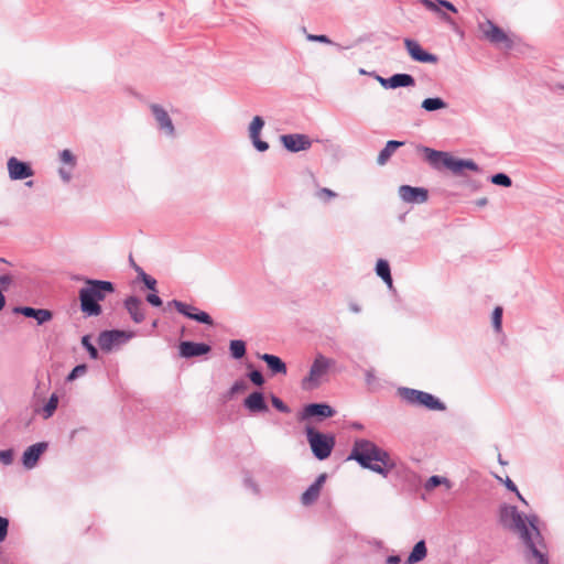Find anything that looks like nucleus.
Segmentation results:
<instances>
[{
  "label": "nucleus",
  "mask_w": 564,
  "mask_h": 564,
  "mask_svg": "<svg viewBox=\"0 0 564 564\" xmlns=\"http://www.w3.org/2000/svg\"><path fill=\"white\" fill-rule=\"evenodd\" d=\"M348 459L356 460L362 468L387 477L394 467L390 455L373 442L358 438L355 441Z\"/></svg>",
  "instance_id": "obj_1"
},
{
  "label": "nucleus",
  "mask_w": 564,
  "mask_h": 564,
  "mask_svg": "<svg viewBox=\"0 0 564 564\" xmlns=\"http://www.w3.org/2000/svg\"><path fill=\"white\" fill-rule=\"evenodd\" d=\"M83 280L85 285L78 292L80 311L87 316H98L102 312L100 302L106 299L107 294L115 292V284L105 280L88 278Z\"/></svg>",
  "instance_id": "obj_2"
},
{
  "label": "nucleus",
  "mask_w": 564,
  "mask_h": 564,
  "mask_svg": "<svg viewBox=\"0 0 564 564\" xmlns=\"http://www.w3.org/2000/svg\"><path fill=\"white\" fill-rule=\"evenodd\" d=\"M417 150L424 153L425 160L435 170L445 167L455 175H462L464 170L477 173L481 171L479 165L470 159H458L448 152L434 150L425 145H419Z\"/></svg>",
  "instance_id": "obj_3"
},
{
  "label": "nucleus",
  "mask_w": 564,
  "mask_h": 564,
  "mask_svg": "<svg viewBox=\"0 0 564 564\" xmlns=\"http://www.w3.org/2000/svg\"><path fill=\"white\" fill-rule=\"evenodd\" d=\"M528 520L531 530L527 536L524 534L520 536L527 547V562L528 564H549V556L544 552V540L538 528V516L531 514Z\"/></svg>",
  "instance_id": "obj_4"
},
{
  "label": "nucleus",
  "mask_w": 564,
  "mask_h": 564,
  "mask_svg": "<svg viewBox=\"0 0 564 564\" xmlns=\"http://www.w3.org/2000/svg\"><path fill=\"white\" fill-rule=\"evenodd\" d=\"M397 394L401 398L402 401L412 406H422L430 411L446 410V404L443 401H441L434 394L422 390L408 387H399L397 389Z\"/></svg>",
  "instance_id": "obj_5"
},
{
  "label": "nucleus",
  "mask_w": 564,
  "mask_h": 564,
  "mask_svg": "<svg viewBox=\"0 0 564 564\" xmlns=\"http://www.w3.org/2000/svg\"><path fill=\"white\" fill-rule=\"evenodd\" d=\"M305 435L313 456L318 460L327 459L336 444L333 434L323 433L313 426L305 427Z\"/></svg>",
  "instance_id": "obj_6"
},
{
  "label": "nucleus",
  "mask_w": 564,
  "mask_h": 564,
  "mask_svg": "<svg viewBox=\"0 0 564 564\" xmlns=\"http://www.w3.org/2000/svg\"><path fill=\"white\" fill-rule=\"evenodd\" d=\"M499 521L506 529L517 533L519 538L523 534L527 536L531 530L528 517L522 514L514 506H501L499 509Z\"/></svg>",
  "instance_id": "obj_7"
},
{
  "label": "nucleus",
  "mask_w": 564,
  "mask_h": 564,
  "mask_svg": "<svg viewBox=\"0 0 564 564\" xmlns=\"http://www.w3.org/2000/svg\"><path fill=\"white\" fill-rule=\"evenodd\" d=\"M335 365V360L317 354L311 365L308 375L302 380V387L305 390L315 389L319 386V379L327 373L329 368Z\"/></svg>",
  "instance_id": "obj_8"
},
{
  "label": "nucleus",
  "mask_w": 564,
  "mask_h": 564,
  "mask_svg": "<svg viewBox=\"0 0 564 564\" xmlns=\"http://www.w3.org/2000/svg\"><path fill=\"white\" fill-rule=\"evenodd\" d=\"M479 31L484 37L495 45H501L506 50H510L513 46L512 40L508 34L495 24L491 20H486L478 24Z\"/></svg>",
  "instance_id": "obj_9"
},
{
  "label": "nucleus",
  "mask_w": 564,
  "mask_h": 564,
  "mask_svg": "<svg viewBox=\"0 0 564 564\" xmlns=\"http://www.w3.org/2000/svg\"><path fill=\"white\" fill-rule=\"evenodd\" d=\"M134 337L133 332L110 329L102 330L98 336V345L105 352L111 351L116 346L123 345Z\"/></svg>",
  "instance_id": "obj_10"
},
{
  "label": "nucleus",
  "mask_w": 564,
  "mask_h": 564,
  "mask_svg": "<svg viewBox=\"0 0 564 564\" xmlns=\"http://www.w3.org/2000/svg\"><path fill=\"white\" fill-rule=\"evenodd\" d=\"M167 306H173L180 314L197 323L209 326L214 325V321L207 312L199 311L197 307L191 304L184 303L178 300H172L167 303Z\"/></svg>",
  "instance_id": "obj_11"
},
{
  "label": "nucleus",
  "mask_w": 564,
  "mask_h": 564,
  "mask_svg": "<svg viewBox=\"0 0 564 564\" xmlns=\"http://www.w3.org/2000/svg\"><path fill=\"white\" fill-rule=\"evenodd\" d=\"M152 115L155 119L158 129L166 137L174 138L175 137V127L173 121L167 113V111L158 104H152L150 106Z\"/></svg>",
  "instance_id": "obj_12"
},
{
  "label": "nucleus",
  "mask_w": 564,
  "mask_h": 564,
  "mask_svg": "<svg viewBox=\"0 0 564 564\" xmlns=\"http://www.w3.org/2000/svg\"><path fill=\"white\" fill-rule=\"evenodd\" d=\"M335 413L336 411L327 403H308L303 408L299 420L307 421L313 417L324 420L334 416Z\"/></svg>",
  "instance_id": "obj_13"
},
{
  "label": "nucleus",
  "mask_w": 564,
  "mask_h": 564,
  "mask_svg": "<svg viewBox=\"0 0 564 564\" xmlns=\"http://www.w3.org/2000/svg\"><path fill=\"white\" fill-rule=\"evenodd\" d=\"M7 169L9 177L12 181H22L34 175L31 164L29 162L21 161L15 156L8 159Z\"/></svg>",
  "instance_id": "obj_14"
},
{
  "label": "nucleus",
  "mask_w": 564,
  "mask_h": 564,
  "mask_svg": "<svg viewBox=\"0 0 564 564\" xmlns=\"http://www.w3.org/2000/svg\"><path fill=\"white\" fill-rule=\"evenodd\" d=\"M282 145L292 153L306 151L312 147V141L306 134L289 133L280 137Z\"/></svg>",
  "instance_id": "obj_15"
},
{
  "label": "nucleus",
  "mask_w": 564,
  "mask_h": 564,
  "mask_svg": "<svg viewBox=\"0 0 564 564\" xmlns=\"http://www.w3.org/2000/svg\"><path fill=\"white\" fill-rule=\"evenodd\" d=\"M212 351L210 345L206 343H196L191 340L181 341L178 345V355L182 358L191 359L207 355Z\"/></svg>",
  "instance_id": "obj_16"
},
{
  "label": "nucleus",
  "mask_w": 564,
  "mask_h": 564,
  "mask_svg": "<svg viewBox=\"0 0 564 564\" xmlns=\"http://www.w3.org/2000/svg\"><path fill=\"white\" fill-rule=\"evenodd\" d=\"M404 46L415 62L435 64L438 61L436 55L426 52L415 40L405 39Z\"/></svg>",
  "instance_id": "obj_17"
},
{
  "label": "nucleus",
  "mask_w": 564,
  "mask_h": 564,
  "mask_svg": "<svg viewBox=\"0 0 564 564\" xmlns=\"http://www.w3.org/2000/svg\"><path fill=\"white\" fill-rule=\"evenodd\" d=\"M264 124V119L260 116H256L253 117L248 127V133L251 143L259 152H265L269 149V143L267 141L261 140L260 138L261 130L263 129Z\"/></svg>",
  "instance_id": "obj_18"
},
{
  "label": "nucleus",
  "mask_w": 564,
  "mask_h": 564,
  "mask_svg": "<svg viewBox=\"0 0 564 564\" xmlns=\"http://www.w3.org/2000/svg\"><path fill=\"white\" fill-rule=\"evenodd\" d=\"M399 196L404 203L423 204L429 199V192L424 187H414L411 185H401Z\"/></svg>",
  "instance_id": "obj_19"
},
{
  "label": "nucleus",
  "mask_w": 564,
  "mask_h": 564,
  "mask_svg": "<svg viewBox=\"0 0 564 564\" xmlns=\"http://www.w3.org/2000/svg\"><path fill=\"white\" fill-rule=\"evenodd\" d=\"M48 444L46 442H39L29 446L22 455V464L26 469H33L42 456L47 449Z\"/></svg>",
  "instance_id": "obj_20"
},
{
  "label": "nucleus",
  "mask_w": 564,
  "mask_h": 564,
  "mask_svg": "<svg viewBox=\"0 0 564 564\" xmlns=\"http://www.w3.org/2000/svg\"><path fill=\"white\" fill-rule=\"evenodd\" d=\"M14 313L21 314L25 317L33 318L39 325H43L53 318V314L46 308H35L31 306H18L13 310Z\"/></svg>",
  "instance_id": "obj_21"
},
{
  "label": "nucleus",
  "mask_w": 564,
  "mask_h": 564,
  "mask_svg": "<svg viewBox=\"0 0 564 564\" xmlns=\"http://www.w3.org/2000/svg\"><path fill=\"white\" fill-rule=\"evenodd\" d=\"M327 479V474L323 473L317 476L315 481L302 494L301 502L303 506L313 505L319 497L323 485Z\"/></svg>",
  "instance_id": "obj_22"
},
{
  "label": "nucleus",
  "mask_w": 564,
  "mask_h": 564,
  "mask_svg": "<svg viewBox=\"0 0 564 564\" xmlns=\"http://www.w3.org/2000/svg\"><path fill=\"white\" fill-rule=\"evenodd\" d=\"M243 406L251 413H262L269 411L264 394L261 391L251 392L243 400Z\"/></svg>",
  "instance_id": "obj_23"
},
{
  "label": "nucleus",
  "mask_w": 564,
  "mask_h": 564,
  "mask_svg": "<svg viewBox=\"0 0 564 564\" xmlns=\"http://www.w3.org/2000/svg\"><path fill=\"white\" fill-rule=\"evenodd\" d=\"M124 307L134 323L140 324L144 321L143 304L139 297L128 296L124 301Z\"/></svg>",
  "instance_id": "obj_24"
},
{
  "label": "nucleus",
  "mask_w": 564,
  "mask_h": 564,
  "mask_svg": "<svg viewBox=\"0 0 564 564\" xmlns=\"http://www.w3.org/2000/svg\"><path fill=\"white\" fill-rule=\"evenodd\" d=\"M258 358L265 362L272 375H286V364L279 356L265 352L258 354Z\"/></svg>",
  "instance_id": "obj_25"
},
{
  "label": "nucleus",
  "mask_w": 564,
  "mask_h": 564,
  "mask_svg": "<svg viewBox=\"0 0 564 564\" xmlns=\"http://www.w3.org/2000/svg\"><path fill=\"white\" fill-rule=\"evenodd\" d=\"M420 2L430 11L441 13L442 19L451 21V18L445 13L441 12L440 7H443L452 12H457L456 7L447 0H420Z\"/></svg>",
  "instance_id": "obj_26"
},
{
  "label": "nucleus",
  "mask_w": 564,
  "mask_h": 564,
  "mask_svg": "<svg viewBox=\"0 0 564 564\" xmlns=\"http://www.w3.org/2000/svg\"><path fill=\"white\" fill-rule=\"evenodd\" d=\"M389 89L415 86V78L411 74L397 73L389 77Z\"/></svg>",
  "instance_id": "obj_27"
},
{
  "label": "nucleus",
  "mask_w": 564,
  "mask_h": 564,
  "mask_svg": "<svg viewBox=\"0 0 564 564\" xmlns=\"http://www.w3.org/2000/svg\"><path fill=\"white\" fill-rule=\"evenodd\" d=\"M403 144H404L403 141L389 140L386 143L384 148L379 152L378 158H377V163L379 165H384L390 160V158L395 152V150L401 148Z\"/></svg>",
  "instance_id": "obj_28"
},
{
  "label": "nucleus",
  "mask_w": 564,
  "mask_h": 564,
  "mask_svg": "<svg viewBox=\"0 0 564 564\" xmlns=\"http://www.w3.org/2000/svg\"><path fill=\"white\" fill-rule=\"evenodd\" d=\"M427 549L425 541L421 540L415 543L412 551L410 552L406 564H415L423 561L426 557Z\"/></svg>",
  "instance_id": "obj_29"
},
{
  "label": "nucleus",
  "mask_w": 564,
  "mask_h": 564,
  "mask_svg": "<svg viewBox=\"0 0 564 564\" xmlns=\"http://www.w3.org/2000/svg\"><path fill=\"white\" fill-rule=\"evenodd\" d=\"M376 274L382 279V281L388 284L389 286H392V276H391V269L390 264L384 259H379L376 263L375 268Z\"/></svg>",
  "instance_id": "obj_30"
},
{
  "label": "nucleus",
  "mask_w": 564,
  "mask_h": 564,
  "mask_svg": "<svg viewBox=\"0 0 564 564\" xmlns=\"http://www.w3.org/2000/svg\"><path fill=\"white\" fill-rule=\"evenodd\" d=\"M421 108L427 112H433L447 108V102L441 97H429L422 101Z\"/></svg>",
  "instance_id": "obj_31"
},
{
  "label": "nucleus",
  "mask_w": 564,
  "mask_h": 564,
  "mask_svg": "<svg viewBox=\"0 0 564 564\" xmlns=\"http://www.w3.org/2000/svg\"><path fill=\"white\" fill-rule=\"evenodd\" d=\"M229 351H230V356L234 359H237V360L242 359L247 352L246 341H243L242 339L230 340Z\"/></svg>",
  "instance_id": "obj_32"
},
{
  "label": "nucleus",
  "mask_w": 564,
  "mask_h": 564,
  "mask_svg": "<svg viewBox=\"0 0 564 564\" xmlns=\"http://www.w3.org/2000/svg\"><path fill=\"white\" fill-rule=\"evenodd\" d=\"M441 485H445L447 489L452 488V484H451L449 479L446 478V477H443V476H438V475L431 476L426 480L424 487H425L426 490H433L434 488H436V487H438Z\"/></svg>",
  "instance_id": "obj_33"
},
{
  "label": "nucleus",
  "mask_w": 564,
  "mask_h": 564,
  "mask_svg": "<svg viewBox=\"0 0 564 564\" xmlns=\"http://www.w3.org/2000/svg\"><path fill=\"white\" fill-rule=\"evenodd\" d=\"M82 345L87 350L89 357L94 360L99 358V351L95 347V345L91 343V336L85 335L82 337Z\"/></svg>",
  "instance_id": "obj_34"
},
{
  "label": "nucleus",
  "mask_w": 564,
  "mask_h": 564,
  "mask_svg": "<svg viewBox=\"0 0 564 564\" xmlns=\"http://www.w3.org/2000/svg\"><path fill=\"white\" fill-rule=\"evenodd\" d=\"M307 41L310 42H318L324 44L335 45L338 50H344V46L340 44L334 43L327 35L324 34H307ZM350 46H345V48H349Z\"/></svg>",
  "instance_id": "obj_35"
},
{
  "label": "nucleus",
  "mask_w": 564,
  "mask_h": 564,
  "mask_svg": "<svg viewBox=\"0 0 564 564\" xmlns=\"http://www.w3.org/2000/svg\"><path fill=\"white\" fill-rule=\"evenodd\" d=\"M490 182L495 185L502 187H510L512 185L511 177L506 173H496L490 177Z\"/></svg>",
  "instance_id": "obj_36"
},
{
  "label": "nucleus",
  "mask_w": 564,
  "mask_h": 564,
  "mask_svg": "<svg viewBox=\"0 0 564 564\" xmlns=\"http://www.w3.org/2000/svg\"><path fill=\"white\" fill-rule=\"evenodd\" d=\"M58 405V398L56 394H52L44 405V417L48 419L53 415Z\"/></svg>",
  "instance_id": "obj_37"
},
{
  "label": "nucleus",
  "mask_w": 564,
  "mask_h": 564,
  "mask_svg": "<svg viewBox=\"0 0 564 564\" xmlns=\"http://www.w3.org/2000/svg\"><path fill=\"white\" fill-rule=\"evenodd\" d=\"M247 389H248V383L245 380H242V379L237 380L234 382V384L228 390L226 398L231 399L235 394H237L239 392H243Z\"/></svg>",
  "instance_id": "obj_38"
},
{
  "label": "nucleus",
  "mask_w": 564,
  "mask_h": 564,
  "mask_svg": "<svg viewBox=\"0 0 564 564\" xmlns=\"http://www.w3.org/2000/svg\"><path fill=\"white\" fill-rule=\"evenodd\" d=\"M58 156H59V161L63 164L69 166L70 169H74L76 166V158L72 153L70 150L65 149V150L61 151Z\"/></svg>",
  "instance_id": "obj_39"
},
{
  "label": "nucleus",
  "mask_w": 564,
  "mask_h": 564,
  "mask_svg": "<svg viewBox=\"0 0 564 564\" xmlns=\"http://www.w3.org/2000/svg\"><path fill=\"white\" fill-rule=\"evenodd\" d=\"M502 314H503L502 307L497 306V307L494 308L491 321H492V326H494L496 332H500L501 330V327H502Z\"/></svg>",
  "instance_id": "obj_40"
},
{
  "label": "nucleus",
  "mask_w": 564,
  "mask_h": 564,
  "mask_svg": "<svg viewBox=\"0 0 564 564\" xmlns=\"http://www.w3.org/2000/svg\"><path fill=\"white\" fill-rule=\"evenodd\" d=\"M249 380L257 387H262L265 383V379L261 371L253 369L247 373Z\"/></svg>",
  "instance_id": "obj_41"
},
{
  "label": "nucleus",
  "mask_w": 564,
  "mask_h": 564,
  "mask_svg": "<svg viewBox=\"0 0 564 564\" xmlns=\"http://www.w3.org/2000/svg\"><path fill=\"white\" fill-rule=\"evenodd\" d=\"M87 372V366L85 364L77 365L73 368V370L67 375V381H74L80 376H84Z\"/></svg>",
  "instance_id": "obj_42"
},
{
  "label": "nucleus",
  "mask_w": 564,
  "mask_h": 564,
  "mask_svg": "<svg viewBox=\"0 0 564 564\" xmlns=\"http://www.w3.org/2000/svg\"><path fill=\"white\" fill-rule=\"evenodd\" d=\"M315 196L323 202H328L329 199L336 198L337 193L330 188L322 187L315 193Z\"/></svg>",
  "instance_id": "obj_43"
},
{
  "label": "nucleus",
  "mask_w": 564,
  "mask_h": 564,
  "mask_svg": "<svg viewBox=\"0 0 564 564\" xmlns=\"http://www.w3.org/2000/svg\"><path fill=\"white\" fill-rule=\"evenodd\" d=\"M365 381L370 390H373L378 387V379L372 368L365 370Z\"/></svg>",
  "instance_id": "obj_44"
},
{
  "label": "nucleus",
  "mask_w": 564,
  "mask_h": 564,
  "mask_svg": "<svg viewBox=\"0 0 564 564\" xmlns=\"http://www.w3.org/2000/svg\"><path fill=\"white\" fill-rule=\"evenodd\" d=\"M272 405L281 413H289L290 408L276 395H271Z\"/></svg>",
  "instance_id": "obj_45"
},
{
  "label": "nucleus",
  "mask_w": 564,
  "mask_h": 564,
  "mask_svg": "<svg viewBox=\"0 0 564 564\" xmlns=\"http://www.w3.org/2000/svg\"><path fill=\"white\" fill-rule=\"evenodd\" d=\"M9 519L6 517H0V543L7 539L9 531Z\"/></svg>",
  "instance_id": "obj_46"
},
{
  "label": "nucleus",
  "mask_w": 564,
  "mask_h": 564,
  "mask_svg": "<svg viewBox=\"0 0 564 564\" xmlns=\"http://www.w3.org/2000/svg\"><path fill=\"white\" fill-rule=\"evenodd\" d=\"M13 462V449L0 451V463L9 466Z\"/></svg>",
  "instance_id": "obj_47"
},
{
  "label": "nucleus",
  "mask_w": 564,
  "mask_h": 564,
  "mask_svg": "<svg viewBox=\"0 0 564 564\" xmlns=\"http://www.w3.org/2000/svg\"><path fill=\"white\" fill-rule=\"evenodd\" d=\"M73 170L74 169H70L69 166L58 169V175L65 184L70 182L73 176Z\"/></svg>",
  "instance_id": "obj_48"
},
{
  "label": "nucleus",
  "mask_w": 564,
  "mask_h": 564,
  "mask_svg": "<svg viewBox=\"0 0 564 564\" xmlns=\"http://www.w3.org/2000/svg\"><path fill=\"white\" fill-rule=\"evenodd\" d=\"M243 484L252 494L258 495L260 492L259 486L250 476L245 477Z\"/></svg>",
  "instance_id": "obj_49"
},
{
  "label": "nucleus",
  "mask_w": 564,
  "mask_h": 564,
  "mask_svg": "<svg viewBox=\"0 0 564 564\" xmlns=\"http://www.w3.org/2000/svg\"><path fill=\"white\" fill-rule=\"evenodd\" d=\"M145 300H147V302H148L150 305H152V306H154V307H160V306H162V304H163V302H162L161 297H160L158 294H155V292H153V293H149V294L147 295Z\"/></svg>",
  "instance_id": "obj_50"
},
{
  "label": "nucleus",
  "mask_w": 564,
  "mask_h": 564,
  "mask_svg": "<svg viewBox=\"0 0 564 564\" xmlns=\"http://www.w3.org/2000/svg\"><path fill=\"white\" fill-rule=\"evenodd\" d=\"M13 282V279L10 274L0 275V290L7 291L9 285Z\"/></svg>",
  "instance_id": "obj_51"
},
{
  "label": "nucleus",
  "mask_w": 564,
  "mask_h": 564,
  "mask_svg": "<svg viewBox=\"0 0 564 564\" xmlns=\"http://www.w3.org/2000/svg\"><path fill=\"white\" fill-rule=\"evenodd\" d=\"M143 284L147 289H149L153 292H156V280L154 278H152L151 275L145 276L143 279Z\"/></svg>",
  "instance_id": "obj_52"
},
{
  "label": "nucleus",
  "mask_w": 564,
  "mask_h": 564,
  "mask_svg": "<svg viewBox=\"0 0 564 564\" xmlns=\"http://www.w3.org/2000/svg\"><path fill=\"white\" fill-rule=\"evenodd\" d=\"M371 76H373V78L384 88V89H389L390 87V82H389V77L388 78H384L376 73H370Z\"/></svg>",
  "instance_id": "obj_53"
},
{
  "label": "nucleus",
  "mask_w": 564,
  "mask_h": 564,
  "mask_svg": "<svg viewBox=\"0 0 564 564\" xmlns=\"http://www.w3.org/2000/svg\"><path fill=\"white\" fill-rule=\"evenodd\" d=\"M348 308L351 313H355V314H359L361 312V306L357 302H354V301H350L348 303Z\"/></svg>",
  "instance_id": "obj_54"
},
{
  "label": "nucleus",
  "mask_w": 564,
  "mask_h": 564,
  "mask_svg": "<svg viewBox=\"0 0 564 564\" xmlns=\"http://www.w3.org/2000/svg\"><path fill=\"white\" fill-rule=\"evenodd\" d=\"M505 486L512 492L517 491L518 489L517 485L509 477L506 478Z\"/></svg>",
  "instance_id": "obj_55"
},
{
  "label": "nucleus",
  "mask_w": 564,
  "mask_h": 564,
  "mask_svg": "<svg viewBox=\"0 0 564 564\" xmlns=\"http://www.w3.org/2000/svg\"><path fill=\"white\" fill-rule=\"evenodd\" d=\"M401 558L399 555H390L387 557V564H399Z\"/></svg>",
  "instance_id": "obj_56"
},
{
  "label": "nucleus",
  "mask_w": 564,
  "mask_h": 564,
  "mask_svg": "<svg viewBox=\"0 0 564 564\" xmlns=\"http://www.w3.org/2000/svg\"><path fill=\"white\" fill-rule=\"evenodd\" d=\"M138 278L143 282L145 276H149L142 268H137Z\"/></svg>",
  "instance_id": "obj_57"
},
{
  "label": "nucleus",
  "mask_w": 564,
  "mask_h": 564,
  "mask_svg": "<svg viewBox=\"0 0 564 564\" xmlns=\"http://www.w3.org/2000/svg\"><path fill=\"white\" fill-rule=\"evenodd\" d=\"M487 204H488V199H487L486 197H481V198H478V199L476 200V205H477L478 207H484V206H486Z\"/></svg>",
  "instance_id": "obj_58"
},
{
  "label": "nucleus",
  "mask_w": 564,
  "mask_h": 564,
  "mask_svg": "<svg viewBox=\"0 0 564 564\" xmlns=\"http://www.w3.org/2000/svg\"><path fill=\"white\" fill-rule=\"evenodd\" d=\"M6 305V296L3 295L2 291L0 290V312Z\"/></svg>",
  "instance_id": "obj_59"
},
{
  "label": "nucleus",
  "mask_w": 564,
  "mask_h": 564,
  "mask_svg": "<svg viewBox=\"0 0 564 564\" xmlns=\"http://www.w3.org/2000/svg\"><path fill=\"white\" fill-rule=\"evenodd\" d=\"M514 492H516V495H517V497H518V499H519L520 501H522V502H523V503H525V505L528 503V502H527V500L522 497V495L519 492V490H518V489H517V491H514Z\"/></svg>",
  "instance_id": "obj_60"
},
{
  "label": "nucleus",
  "mask_w": 564,
  "mask_h": 564,
  "mask_svg": "<svg viewBox=\"0 0 564 564\" xmlns=\"http://www.w3.org/2000/svg\"><path fill=\"white\" fill-rule=\"evenodd\" d=\"M130 263H131L132 268L134 269V271L137 272V268H140V267L138 264H135L132 257H130Z\"/></svg>",
  "instance_id": "obj_61"
},
{
  "label": "nucleus",
  "mask_w": 564,
  "mask_h": 564,
  "mask_svg": "<svg viewBox=\"0 0 564 564\" xmlns=\"http://www.w3.org/2000/svg\"><path fill=\"white\" fill-rule=\"evenodd\" d=\"M498 462L501 465H506L507 464L505 460H502L501 455L498 456Z\"/></svg>",
  "instance_id": "obj_62"
},
{
  "label": "nucleus",
  "mask_w": 564,
  "mask_h": 564,
  "mask_svg": "<svg viewBox=\"0 0 564 564\" xmlns=\"http://www.w3.org/2000/svg\"><path fill=\"white\" fill-rule=\"evenodd\" d=\"M25 185H26V186H29V187L33 186V181H28V182L25 183Z\"/></svg>",
  "instance_id": "obj_63"
},
{
  "label": "nucleus",
  "mask_w": 564,
  "mask_h": 564,
  "mask_svg": "<svg viewBox=\"0 0 564 564\" xmlns=\"http://www.w3.org/2000/svg\"><path fill=\"white\" fill-rule=\"evenodd\" d=\"M359 73L360 74H367V72L365 69H362V68L359 70Z\"/></svg>",
  "instance_id": "obj_64"
}]
</instances>
